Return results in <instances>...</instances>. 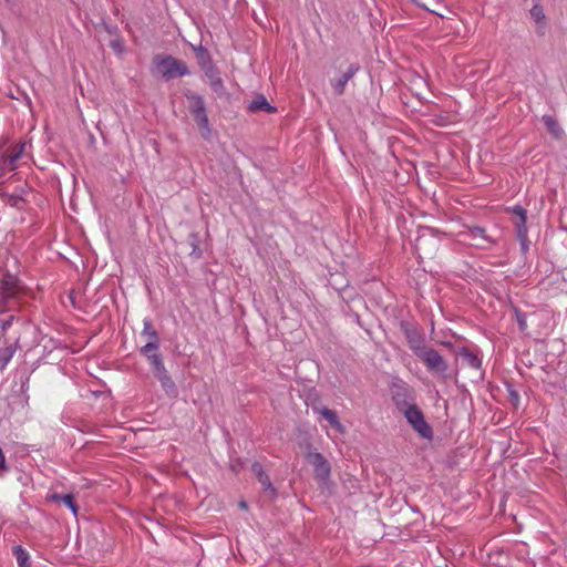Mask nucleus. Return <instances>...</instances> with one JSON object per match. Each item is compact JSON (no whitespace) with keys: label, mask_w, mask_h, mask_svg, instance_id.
<instances>
[{"label":"nucleus","mask_w":567,"mask_h":567,"mask_svg":"<svg viewBox=\"0 0 567 567\" xmlns=\"http://www.w3.org/2000/svg\"><path fill=\"white\" fill-rule=\"evenodd\" d=\"M154 375L159 381L162 389L168 396H177V386L166 370L164 362L154 360V367L152 368Z\"/></svg>","instance_id":"10"},{"label":"nucleus","mask_w":567,"mask_h":567,"mask_svg":"<svg viewBox=\"0 0 567 567\" xmlns=\"http://www.w3.org/2000/svg\"><path fill=\"white\" fill-rule=\"evenodd\" d=\"M251 471L255 474V476L257 477L258 482L261 484L264 492L267 493L270 498H272V499L276 498L277 489L272 485V483H271L269 476L267 475V473L265 472L262 465L258 462H255L251 465Z\"/></svg>","instance_id":"12"},{"label":"nucleus","mask_w":567,"mask_h":567,"mask_svg":"<svg viewBox=\"0 0 567 567\" xmlns=\"http://www.w3.org/2000/svg\"><path fill=\"white\" fill-rule=\"evenodd\" d=\"M14 352H16V348H13V347L0 348V368L1 369L6 368V365L12 359Z\"/></svg>","instance_id":"24"},{"label":"nucleus","mask_w":567,"mask_h":567,"mask_svg":"<svg viewBox=\"0 0 567 567\" xmlns=\"http://www.w3.org/2000/svg\"><path fill=\"white\" fill-rule=\"evenodd\" d=\"M188 99L190 101V113L200 131L202 136L207 140L210 136L212 130L209 126L204 99L197 94H194Z\"/></svg>","instance_id":"3"},{"label":"nucleus","mask_w":567,"mask_h":567,"mask_svg":"<svg viewBox=\"0 0 567 567\" xmlns=\"http://www.w3.org/2000/svg\"><path fill=\"white\" fill-rule=\"evenodd\" d=\"M188 99L190 101V113L200 131L202 136L207 140L210 136L212 130L209 126L204 99L197 94H194Z\"/></svg>","instance_id":"4"},{"label":"nucleus","mask_w":567,"mask_h":567,"mask_svg":"<svg viewBox=\"0 0 567 567\" xmlns=\"http://www.w3.org/2000/svg\"><path fill=\"white\" fill-rule=\"evenodd\" d=\"M512 212L518 218V220L515 223L517 238L519 239L522 245H525V243L527 241V234H528L527 225H526L527 224V210L524 207L516 205L512 208Z\"/></svg>","instance_id":"13"},{"label":"nucleus","mask_w":567,"mask_h":567,"mask_svg":"<svg viewBox=\"0 0 567 567\" xmlns=\"http://www.w3.org/2000/svg\"><path fill=\"white\" fill-rule=\"evenodd\" d=\"M401 327L409 348L416 357H419L423 351L427 349L423 333L409 323H402Z\"/></svg>","instance_id":"8"},{"label":"nucleus","mask_w":567,"mask_h":567,"mask_svg":"<svg viewBox=\"0 0 567 567\" xmlns=\"http://www.w3.org/2000/svg\"><path fill=\"white\" fill-rule=\"evenodd\" d=\"M544 124L546 125L548 132L555 136L556 138L560 137L563 130L559 126L558 122L550 115H545L543 117Z\"/></svg>","instance_id":"22"},{"label":"nucleus","mask_w":567,"mask_h":567,"mask_svg":"<svg viewBox=\"0 0 567 567\" xmlns=\"http://www.w3.org/2000/svg\"><path fill=\"white\" fill-rule=\"evenodd\" d=\"M12 320H13V317L11 316L10 318L0 321V329L2 332L8 330V328L12 323Z\"/></svg>","instance_id":"28"},{"label":"nucleus","mask_w":567,"mask_h":567,"mask_svg":"<svg viewBox=\"0 0 567 567\" xmlns=\"http://www.w3.org/2000/svg\"><path fill=\"white\" fill-rule=\"evenodd\" d=\"M48 501L54 502V503L61 502V504H64L66 507H69L72 511L74 516L78 515L79 507L76 506L72 494L61 495L58 493H53L48 496Z\"/></svg>","instance_id":"18"},{"label":"nucleus","mask_w":567,"mask_h":567,"mask_svg":"<svg viewBox=\"0 0 567 567\" xmlns=\"http://www.w3.org/2000/svg\"><path fill=\"white\" fill-rule=\"evenodd\" d=\"M25 144H16L11 150L7 151L0 159V178L3 177L8 172L17 168L18 161L24 153Z\"/></svg>","instance_id":"9"},{"label":"nucleus","mask_w":567,"mask_h":567,"mask_svg":"<svg viewBox=\"0 0 567 567\" xmlns=\"http://www.w3.org/2000/svg\"><path fill=\"white\" fill-rule=\"evenodd\" d=\"M8 471H9V466L7 464L6 456H4L2 449L0 447V473L8 472Z\"/></svg>","instance_id":"27"},{"label":"nucleus","mask_w":567,"mask_h":567,"mask_svg":"<svg viewBox=\"0 0 567 567\" xmlns=\"http://www.w3.org/2000/svg\"><path fill=\"white\" fill-rule=\"evenodd\" d=\"M142 334L146 336L148 341H159V336L153 328L152 321L150 319H144Z\"/></svg>","instance_id":"23"},{"label":"nucleus","mask_w":567,"mask_h":567,"mask_svg":"<svg viewBox=\"0 0 567 567\" xmlns=\"http://www.w3.org/2000/svg\"><path fill=\"white\" fill-rule=\"evenodd\" d=\"M239 506L243 508V509H247V503L246 502H240L239 503Z\"/></svg>","instance_id":"30"},{"label":"nucleus","mask_w":567,"mask_h":567,"mask_svg":"<svg viewBox=\"0 0 567 567\" xmlns=\"http://www.w3.org/2000/svg\"><path fill=\"white\" fill-rule=\"evenodd\" d=\"M0 198L2 202L14 208H22L24 199L21 194H9L0 190Z\"/></svg>","instance_id":"20"},{"label":"nucleus","mask_w":567,"mask_h":567,"mask_svg":"<svg viewBox=\"0 0 567 567\" xmlns=\"http://www.w3.org/2000/svg\"><path fill=\"white\" fill-rule=\"evenodd\" d=\"M155 70L165 80L181 78L189 74L187 65L172 55H156L153 59Z\"/></svg>","instance_id":"1"},{"label":"nucleus","mask_w":567,"mask_h":567,"mask_svg":"<svg viewBox=\"0 0 567 567\" xmlns=\"http://www.w3.org/2000/svg\"><path fill=\"white\" fill-rule=\"evenodd\" d=\"M313 412L319 414L322 419H324L329 423V425L332 426L338 433L344 434L346 427L340 422L336 411L322 406L313 408Z\"/></svg>","instance_id":"14"},{"label":"nucleus","mask_w":567,"mask_h":567,"mask_svg":"<svg viewBox=\"0 0 567 567\" xmlns=\"http://www.w3.org/2000/svg\"><path fill=\"white\" fill-rule=\"evenodd\" d=\"M417 358L423 362L429 372L439 378L446 379L449 363L437 350L427 348Z\"/></svg>","instance_id":"2"},{"label":"nucleus","mask_w":567,"mask_h":567,"mask_svg":"<svg viewBox=\"0 0 567 567\" xmlns=\"http://www.w3.org/2000/svg\"><path fill=\"white\" fill-rule=\"evenodd\" d=\"M159 341H147L141 348V353L147 358L151 368L154 367V360L163 361L162 355L158 353Z\"/></svg>","instance_id":"16"},{"label":"nucleus","mask_w":567,"mask_h":567,"mask_svg":"<svg viewBox=\"0 0 567 567\" xmlns=\"http://www.w3.org/2000/svg\"><path fill=\"white\" fill-rule=\"evenodd\" d=\"M248 110L250 112H266V113H274L276 112V107L270 105V103L267 101V99L264 95H258L255 100H252L249 105Z\"/></svg>","instance_id":"19"},{"label":"nucleus","mask_w":567,"mask_h":567,"mask_svg":"<svg viewBox=\"0 0 567 567\" xmlns=\"http://www.w3.org/2000/svg\"><path fill=\"white\" fill-rule=\"evenodd\" d=\"M306 460L313 467V473L317 480L326 482L330 477L331 467L326 457L319 452H309Z\"/></svg>","instance_id":"11"},{"label":"nucleus","mask_w":567,"mask_h":567,"mask_svg":"<svg viewBox=\"0 0 567 567\" xmlns=\"http://www.w3.org/2000/svg\"><path fill=\"white\" fill-rule=\"evenodd\" d=\"M530 16L532 18L534 19V21L537 23V24H542L545 22V13H544V9L543 7L539 4V3H536L532 9H530Z\"/></svg>","instance_id":"26"},{"label":"nucleus","mask_w":567,"mask_h":567,"mask_svg":"<svg viewBox=\"0 0 567 567\" xmlns=\"http://www.w3.org/2000/svg\"><path fill=\"white\" fill-rule=\"evenodd\" d=\"M359 68L357 65H350L348 71L343 73L340 78L333 80L331 85L337 94H342L344 92L346 85L350 79L358 72Z\"/></svg>","instance_id":"15"},{"label":"nucleus","mask_w":567,"mask_h":567,"mask_svg":"<svg viewBox=\"0 0 567 567\" xmlns=\"http://www.w3.org/2000/svg\"><path fill=\"white\" fill-rule=\"evenodd\" d=\"M20 292L19 281L16 277L8 275L0 281V311L10 309Z\"/></svg>","instance_id":"5"},{"label":"nucleus","mask_w":567,"mask_h":567,"mask_svg":"<svg viewBox=\"0 0 567 567\" xmlns=\"http://www.w3.org/2000/svg\"><path fill=\"white\" fill-rule=\"evenodd\" d=\"M467 237L471 238L472 240L483 239V240L488 241V243L491 241V239L487 236L485 229L482 228V227L470 228L468 231H467Z\"/></svg>","instance_id":"25"},{"label":"nucleus","mask_w":567,"mask_h":567,"mask_svg":"<svg viewBox=\"0 0 567 567\" xmlns=\"http://www.w3.org/2000/svg\"><path fill=\"white\" fill-rule=\"evenodd\" d=\"M456 354L472 369L478 370L482 365V360L477 353L471 351L466 347H462L456 351Z\"/></svg>","instance_id":"17"},{"label":"nucleus","mask_w":567,"mask_h":567,"mask_svg":"<svg viewBox=\"0 0 567 567\" xmlns=\"http://www.w3.org/2000/svg\"><path fill=\"white\" fill-rule=\"evenodd\" d=\"M391 394L395 406L401 412L415 404L411 395L410 386L403 381H398L392 384Z\"/></svg>","instance_id":"7"},{"label":"nucleus","mask_w":567,"mask_h":567,"mask_svg":"<svg viewBox=\"0 0 567 567\" xmlns=\"http://www.w3.org/2000/svg\"><path fill=\"white\" fill-rule=\"evenodd\" d=\"M439 344L445 347V348H449V349H452L453 348V344L451 341H440Z\"/></svg>","instance_id":"29"},{"label":"nucleus","mask_w":567,"mask_h":567,"mask_svg":"<svg viewBox=\"0 0 567 567\" xmlns=\"http://www.w3.org/2000/svg\"><path fill=\"white\" fill-rule=\"evenodd\" d=\"M406 421L411 424L413 430L417 432L424 439H431L433 436V431L431 426L424 419L422 411L417 408L416 404L402 411Z\"/></svg>","instance_id":"6"},{"label":"nucleus","mask_w":567,"mask_h":567,"mask_svg":"<svg viewBox=\"0 0 567 567\" xmlns=\"http://www.w3.org/2000/svg\"><path fill=\"white\" fill-rule=\"evenodd\" d=\"M13 555L19 567H30V556L28 551L20 545L12 548Z\"/></svg>","instance_id":"21"}]
</instances>
